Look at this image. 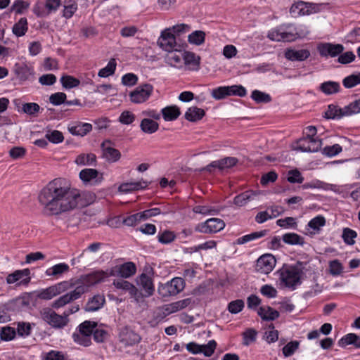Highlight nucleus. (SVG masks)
Returning <instances> with one entry per match:
<instances>
[{
  "label": "nucleus",
  "mask_w": 360,
  "mask_h": 360,
  "mask_svg": "<svg viewBox=\"0 0 360 360\" xmlns=\"http://www.w3.org/2000/svg\"><path fill=\"white\" fill-rule=\"evenodd\" d=\"M251 98L258 103H267L271 101V98L269 94L262 92L259 90H254L252 92Z\"/></svg>",
  "instance_id": "nucleus-47"
},
{
  "label": "nucleus",
  "mask_w": 360,
  "mask_h": 360,
  "mask_svg": "<svg viewBox=\"0 0 360 360\" xmlns=\"http://www.w3.org/2000/svg\"><path fill=\"white\" fill-rule=\"evenodd\" d=\"M92 130V125L89 123L77 122L75 125L69 126L68 131L75 136H84Z\"/></svg>",
  "instance_id": "nucleus-25"
},
{
  "label": "nucleus",
  "mask_w": 360,
  "mask_h": 360,
  "mask_svg": "<svg viewBox=\"0 0 360 360\" xmlns=\"http://www.w3.org/2000/svg\"><path fill=\"white\" fill-rule=\"evenodd\" d=\"M229 89L228 86H219L212 90V96L216 100L224 99L226 96H229Z\"/></svg>",
  "instance_id": "nucleus-56"
},
{
  "label": "nucleus",
  "mask_w": 360,
  "mask_h": 360,
  "mask_svg": "<svg viewBox=\"0 0 360 360\" xmlns=\"http://www.w3.org/2000/svg\"><path fill=\"white\" fill-rule=\"evenodd\" d=\"M28 29L27 20L25 18H21L13 27V32L17 37H22L25 34Z\"/></svg>",
  "instance_id": "nucleus-40"
},
{
  "label": "nucleus",
  "mask_w": 360,
  "mask_h": 360,
  "mask_svg": "<svg viewBox=\"0 0 360 360\" xmlns=\"http://www.w3.org/2000/svg\"><path fill=\"white\" fill-rule=\"evenodd\" d=\"M69 269L70 267L67 264L60 263L46 269L45 274L47 276L58 278L63 274L68 272Z\"/></svg>",
  "instance_id": "nucleus-30"
},
{
  "label": "nucleus",
  "mask_w": 360,
  "mask_h": 360,
  "mask_svg": "<svg viewBox=\"0 0 360 360\" xmlns=\"http://www.w3.org/2000/svg\"><path fill=\"white\" fill-rule=\"evenodd\" d=\"M136 272V266L132 262H127L123 264L116 265L109 270L110 276H118L124 278L134 276Z\"/></svg>",
  "instance_id": "nucleus-16"
},
{
  "label": "nucleus",
  "mask_w": 360,
  "mask_h": 360,
  "mask_svg": "<svg viewBox=\"0 0 360 360\" xmlns=\"http://www.w3.org/2000/svg\"><path fill=\"white\" fill-rule=\"evenodd\" d=\"M153 86L150 84H143L136 87L129 96L131 102L139 104L146 102L151 96Z\"/></svg>",
  "instance_id": "nucleus-10"
},
{
  "label": "nucleus",
  "mask_w": 360,
  "mask_h": 360,
  "mask_svg": "<svg viewBox=\"0 0 360 360\" xmlns=\"http://www.w3.org/2000/svg\"><path fill=\"white\" fill-rule=\"evenodd\" d=\"M169 53L167 56V60L171 65L176 68H181L183 64L184 52L176 50L168 51Z\"/></svg>",
  "instance_id": "nucleus-31"
},
{
  "label": "nucleus",
  "mask_w": 360,
  "mask_h": 360,
  "mask_svg": "<svg viewBox=\"0 0 360 360\" xmlns=\"http://www.w3.org/2000/svg\"><path fill=\"white\" fill-rule=\"evenodd\" d=\"M184 287V280L180 277H175L169 282L160 284L158 292L162 297L174 296L181 292Z\"/></svg>",
  "instance_id": "nucleus-5"
},
{
  "label": "nucleus",
  "mask_w": 360,
  "mask_h": 360,
  "mask_svg": "<svg viewBox=\"0 0 360 360\" xmlns=\"http://www.w3.org/2000/svg\"><path fill=\"white\" fill-rule=\"evenodd\" d=\"M276 262L273 255H264L257 260L256 269L258 272L267 274L273 270Z\"/></svg>",
  "instance_id": "nucleus-22"
},
{
  "label": "nucleus",
  "mask_w": 360,
  "mask_h": 360,
  "mask_svg": "<svg viewBox=\"0 0 360 360\" xmlns=\"http://www.w3.org/2000/svg\"><path fill=\"white\" fill-rule=\"evenodd\" d=\"M354 345L356 348H360V337L354 333H349L342 337L339 341L340 347Z\"/></svg>",
  "instance_id": "nucleus-38"
},
{
  "label": "nucleus",
  "mask_w": 360,
  "mask_h": 360,
  "mask_svg": "<svg viewBox=\"0 0 360 360\" xmlns=\"http://www.w3.org/2000/svg\"><path fill=\"white\" fill-rule=\"evenodd\" d=\"M45 137L50 142L57 144L61 143L64 140V136L60 131L58 130H49L46 131Z\"/></svg>",
  "instance_id": "nucleus-46"
},
{
  "label": "nucleus",
  "mask_w": 360,
  "mask_h": 360,
  "mask_svg": "<svg viewBox=\"0 0 360 360\" xmlns=\"http://www.w3.org/2000/svg\"><path fill=\"white\" fill-rule=\"evenodd\" d=\"M137 285L143 291V296L146 297L151 296L154 291V285L153 279L150 276L146 275V274H141L136 278Z\"/></svg>",
  "instance_id": "nucleus-23"
},
{
  "label": "nucleus",
  "mask_w": 360,
  "mask_h": 360,
  "mask_svg": "<svg viewBox=\"0 0 360 360\" xmlns=\"http://www.w3.org/2000/svg\"><path fill=\"white\" fill-rule=\"evenodd\" d=\"M110 276L109 274V270L107 271H96L88 275H86L81 278V282H76L73 284V286L76 284L81 283L78 286H85L86 288V291H88V288L90 286L94 285L98 283H101L104 281L105 278Z\"/></svg>",
  "instance_id": "nucleus-13"
},
{
  "label": "nucleus",
  "mask_w": 360,
  "mask_h": 360,
  "mask_svg": "<svg viewBox=\"0 0 360 360\" xmlns=\"http://www.w3.org/2000/svg\"><path fill=\"white\" fill-rule=\"evenodd\" d=\"M135 119L136 116L132 112L124 110L120 114L118 121L122 124L129 125L133 123Z\"/></svg>",
  "instance_id": "nucleus-52"
},
{
  "label": "nucleus",
  "mask_w": 360,
  "mask_h": 360,
  "mask_svg": "<svg viewBox=\"0 0 360 360\" xmlns=\"http://www.w3.org/2000/svg\"><path fill=\"white\" fill-rule=\"evenodd\" d=\"M73 287V284H70L68 281L60 282L56 285H51L46 289L42 290L39 294L38 297L41 300H49L52 299L62 292L68 290Z\"/></svg>",
  "instance_id": "nucleus-12"
},
{
  "label": "nucleus",
  "mask_w": 360,
  "mask_h": 360,
  "mask_svg": "<svg viewBox=\"0 0 360 360\" xmlns=\"http://www.w3.org/2000/svg\"><path fill=\"white\" fill-rule=\"evenodd\" d=\"M302 263L298 262L295 266L283 269L281 273V280L288 288L294 290L301 284V274H302Z\"/></svg>",
  "instance_id": "nucleus-4"
},
{
  "label": "nucleus",
  "mask_w": 360,
  "mask_h": 360,
  "mask_svg": "<svg viewBox=\"0 0 360 360\" xmlns=\"http://www.w3.org/2000/svg\"><path fill=\"white\" fill-rule=\"evenodd\" d=\"M39 202L49 215H58L77 207H85L94 201L91 193H80L72 188L65 179L56 178L44 187L39 194Z\"/></svg>",
  "instance_id": "nucleus-1"
},
{
  "label": "nucleus",
  "mask_w": 360,
  "mask_h": 360,
  "mask_svg": "<svg viewBox=\"0 0 360 360\" xmlns=\"http://www.w3.org/2000/svg\"><path fill=\"white\" fill-rule=\"evenodd\" d=\"M205 114V112L203 109L193 106L187 110L184 116L186 120L190 122H197L201 120Z\"/></svg>",
  "instance_id": "nucleus-32"
},
{
  "label": "nucleus",
  "mask_w": 360,
  "mask_h": 360,
  "mask_svg": "<svg viewBox=\"0 0 360 360\" xmlns=\"http://www.w3.org/2000/svg\"><path fill=\"white\" fill-rule=\"evenodd\" d=\"M30 273L29 269L15 270L6 276V283L8 284H15L16 287L27 286L31 281Z\"/></svg>",
  "instance_id": "nucleus-11"
},
{
  "label": "nucleus",
  "mask_w": 360,
  "mask_h": 360,
  "mask_svg": "<svg viewBox=\"0 0 360 360\" xmlns=\"http://www.w3.org/2000/svg\"><path fill=\"white\" fill-rule=\"evenodd\" d=\"M183 63L187 70L197 71L200 69V57L193 52L184 51Z\"/></svg>",
  "instance_id": "nucleus-24"
},
{
  "label": "nucleus",
  "mask_w": 360,
  "mask_h": 360,
  "mask_svg": "<svg viewBox=\"0 0 360 360\" xmlns=\"http://www.w3.org/2000/svg\"><path fill=\"white\" fill-rule=\"evenodd\" d=\"M238 162V160L235 157H226L218 160L212 161L207 165L203 170L212 172L213 169L224 170L235 166Z\"/></svg>",
  "instance_id": "nucleus-21"
},
{
  "label": "nucleus",
  "mask_w": 360,
  "mask_h": 360,
  "mask_svg": "<svg viewBox=\"0 0 360 360\" xmlns=\"http://www.w3.org/2000/svg\"><path fill=\"white\" fill-rule=\"evenodd\" d=\"M148 186L146 181H136L122 184L119 186V191L123 193H129L134 191H138Z\"/></svg>",
  "instance_id": "nucleus-34"
},
{
  "label": "nucleus",
  "mask_w": 360,
  "mask_h": 360,
  "mask_svg": "<svg viewBox=\"0 0 360 360\" xmlns=\"http://www.w3.org/2000/svg\"><path fill=\"white\" fill-rule=\"evenodd\" d=\"M96 162V156L93 153L81 154L75 160V162L80 165H94Z\"/></svg>",
  "instance_id": "nucleus-43"
},
{
  "label": "nucleus",
  "mask_w": 360,
  "mask_h": 360,
  "mask_svg": "<svg viewBox=\"0 0 360 360\" xmlns=\"http://www.w3.org/2000/svg\"><path fill=\"white\" fill-rule=\"evenodd\" d=\"M329 271L333 276H338L343 271V266L338 259H334L329 262Z\"/></svg>",
  "instance_id": "nucleus-55"
},
{
  "label": "nucleus",
  "mask_w": 360,
  "mask_h": 360,
  "mask_svg": "<svg viewBox=\"0 0 360 360\" xmlns=\"http://www.w3.org/2000/svg\"><path fill=\"white\" fill-rule=\"evenodd\" d=\"M325 224V218L323 216H317L309 221L308 226L314 230H319L320 227L323 226Z\"/></svg>",
  "instance_id": "nucleus-64"
},
{
  "label": "nucleus",
  "mask_w": 360,
  "mask_h": 360,
  "mask_svg": "<svg viewBox=\"0 0 360 360\" xmlns=\"http://www.w3.org/2000/svg\"><path fill=\"white\" fill-rule=\"evenodd\" d=\"M105 302V297L102 295H94L91 298L85 306L86 311H95L100 309Z\"/></svg>",
  "instance_id": "nucleus-28"
},
{
  "label": "nucleus",
  "mask_w": 360,
  "mask_h": 360,
  "mask_svg": "<svg viewBox=\"0 0 360 360\" xmlns=\"http://www.w3.org/2000/svg\"><path fill=\"white\" fill-rule=\"evenodd\" d=\"M158 44L165 51L176 50L177 44L174 34L172 32L171 28H167L161 33L158 40Z\"/></svg>",
  "instance_id": "nucleus-17"
},
{
  "label": "nucleus",
  "mask_w": 360,
  "mask_h": 360,
  "mask_svg": "<svg viewBox=\"0 0 360 360\" xmlns=\"http://www.w3.org/2000/svg\"><path fill=\"white\" fill-rule=\"evenodd\" d=\"M60 5V0H45L44 4H37L33 7L34 13L39 18L47 17L55 12Z\"/></svg>",
  "instance_id": "nucleus-15"
},
{
  "label": "nucleus",
  "mask_w": 360,
  "mask_h": 360,
  "mask_svg": "<svg viewBox=\"0 0 360 360\" xmlns=\"http://www.w3.org/2000/svg\"><path fill=\"white\" fill-rule=\"evenodd\" d=\"M79 176L85 186H98L103 181V173L96 169H84L80 171Z\"/></svg>",
  "instance_id": "nucleus-14"
},
{
  "label": "nucleus",
  "mask_w": 360,
  "mask_h": 360,
  "mask_svg": "<svg viewBox=\"0 0 360 360\" xmlns=\"http://www.w3.org/2000/svg\"><path fill=\"white\" fill-rule=\"evenodd\" d=\"M357 236V233L355 231L349 229L345 228L342 233V238L344 242L349 245H354L355 241L354 238Z\"/></svg>",
  "instance_id": "nucleus-50"
},
{
  "label": "nucleus",
  "mask_w": 360,
  "mask_h": 360,
  "mask_svg": "<svg viewBox=\"0 0 360 360\" xmlns=\"http://www.w3.org/2000/svg\"><path fill=\"white\" fill-rule=\"evenodd\" d=\"M79 309L78 304L72 305L66 309L62 315L58 314L55 311L49 308L43 309L40 311L41 319L54 328H63L68 323V316L76 313Z\"/></svg>",
  "instance_id": "nucleus-2"
},
{
  "label": "nucleus",
  "mask_w": 360,
  "mask_h": 360,
  "mask_svg": "<svg viewBox=\"0 0 360 360\" xmlns=\"http://www.w3.org/2000/svg\"><path fill=\"white\" fill-rule=\"evenodd\" d=\"M291 25H282L279 27L272 29L268 33L267 37L272 41H292L297 37V33L292 30H288Z\"/></svg>",
  "instance_id": "nucleus-7"
},
{
  "label": "nucleus",
  "mask_w": 360,
  "mask_h": 360,
  "mask_svg": "<svg viewBox=\"0 0 360 360\" xmlns=\"http://www.w3.org/2000/svg\"><path fill=\"white\" fill-rule=\"evenodd\" d=\"M344 110L347 115L360 112V98L345 106Z\"/></svg>",
  "instance_id": "nucleus-60"
},
{
  "label": "nucleus",
  "mask_w": 360,
  "mask_h": 360,
  "mask_svg": "<svg viewBox=\"0 0 360 360\" xmlns=\"http://www.w3.org/2000/svg\"><path fill=\"white\" fill-rule=\"evenodd\" d=\"M116 65L115 60L114 58L110 59L108 65L99 70L98 75L100 77H107L113 75L116 70Z\"/></svg>",
  "instance_id": "nucleus-45"
},
{
  "label": "nucleus",
  "mask_w": 360,
  "mask_h": 360,
  "mask_svg": "<svg viewBox=\"0 0 360 360\" xmlns=\"http://www.w3.org/2000/svg\"><path fill=\"white\" fill-rule=\"evenodd\" d=\"M323 7V4L298 1L292 5L290 13L292 17L297 18L301 15L318 13L321 11Z\"/></svg>",
  "instance_id": "nucleus-6"
},
{
  "label": "nucleus",
  "mask_w": 360,
  "mask_h": 360,
  "mask_svg": "<svg viewBox=\"0 0 360 360\" xmlns=\"http://www.w3.org/2000/svg\"><path fill=\"white\" fill-rule=\"evenodd\" d=\"M299 347L297 341H291L283 348V354L285 357L292 356Z\"/></svg>",
  "instance_id": "nucleus-61"
},
{
  "label": "nucleus",
  "mask_w": 360,
  "mask_h": 360,
  "mask_svg": "<svg viewBox=\"0 0 360 360\" xmlns=\"http://www.w3.org/2000/svg\"><path fill=\"white\" fill-rule=\"evenodd\" d=\"M191 303V298H186L184 300H181L172 303L169 305L170 311L169 312H176L177 311L181 310L188 306H189Z\"/></svg>",
  "instance_id": "nucleus-51"
},
{
  "label": "nucleus",
  "mask_w": 360,
  "mask_h": 360,
  "mask_svg": "<svg viewBox=\"0 0 360 360\" xmlns=\"http://www.w3.org/2000/svg\"><path fill=\"white\" fill-rule=\"evenodd\" d=\"M97 323L92 321H84L80 323L76 332L72 335L75 342L84 347H88L91 344V337L94 333Z\"/></svg>",
  "instance_id": "nucleus-3"
},
{
  "label": "nucleus",
  "mask_w": 360,
  "mask_h": 360,
  "mask_svg": "<svg viewBox=\"0 0 360 360\" xmlns=\"http://www.w3.org/2000/svg\"><path fill=\"white\" fill-rule=\"evenodd\" d=\"M258 315L265 321H274L279 316V312L270 307H261Z\"/></svg>",
  "instance_id": "nucleus-35"
},
{
  "label": "nucleus",
  "mask_w": 360,
  "mask_h": 360,
  "mask_svg": "<svg viewBox=\"0 0 360 360\" xmlns=\"http://www.w3.org/2000/svg\"><path fill=\"white\" fill-rule=\"evenodd\" d=\"M161 112L165 121L175 120L181 114L180 110L176 105L167 106L162 109Z\"/></svg>",
  "instance_id": "nucleus-33"
},
{
  "label": "nucleus",
  "mask_w": 360,
  "mask_h": 360,
  "mask_svg": "<svg viewBox=\"0 0 360 360\" xmlns=\"http://www.w3.org/2000/svg\"><path fill=\"white\" fill-rule=\"evenodd\" d=\"M229 96H238L243 97L246 95L247 91L245 87L241 85L228 86Z\"/></svg>",
  "instance_id": "nucleus-58"
},
{
  "label": "nucleus",
  "mask_w": 360,
  "mask_h": 360,
  "mask_svg": "<svg viewBox=\"0 0 360 360\" xmlns=\"http://www.w3.org/2000/svg\"><path fill=\"white\" fill-rule=\"evenodd\" d=\"M343 86L345 88H352L360 84V72L357 75H351L346 77L342 81Z\"/></svg>",
  "instance_id": "nucleus-49"
},
{
  "label": "nucleus",
  "mask_w": 360,
  "mask_h": 360,
  "mask_svg": "<svg viewBox=\"0 0 360 360\" xmlns=\"http://www.w3.org/2000/svg\"><path fill=\"white\" fill-rule=\"evenodd\" d=\"M101 148L102 150V156L108 162L112 163L117 162L121 158V153L112 147V142L109 140L103 141Z\"/></svg>",
  "instance_id": "nucleus-19"
},
{
  "label": "nucleus",
  "mask_w": 360,
  "mask_h": 360,
  "mask_svg": "<svg viewBox=\"0 0 360 360\" xmlns=\"http://www.w3.org/2000/svg\"><path fill=\"white\" fill-rule=\"evenodd\" d=\"M320 90L326 95H330L340 91V85L338 82L328 81L323 82L319 87Z\"/></svg>",
  "instance_id": "nucleus-39"
},
{
  "label": "nucleus",
  "mask_w": 360,
  "mask_h": 360,
  "mask_svg": "<svg viewBox=\"0 0 360 360\" xmlns=\"http://www.w3.org/2000/svg\"><path fill=\"white\" fill-rule=\"evenodd\" d=\"M176 236L172 231H164L158 235V241L162 244H168L174 240Z\"/></svg>",
  "instance_id": "nucleus-53"
},
{
  "label": "nucleus",
  "mask_w": 360,
  "mask_h": 360,
  "mask_svg": "<svg viewBox=\"0 0 360 360\" xmlns=\"http://www.w3.org/2000/svg\"><path fill=\"white\" fill-rule=\"evenodd\" d=\"M244 302L242 300H236L228 304V310L231 314H238L243 310Z\"/></svg>",
  "instance_id": "nucleus-57"
},
{
  "label": "nucleus",
  "mask_w": 360,
  "mask_h": 360,
  "mask_svg": "<svg viewBox=\"0 0 360 360\" xmlns=\"http://www.w3.org/2000/svg\"><path fill=\"white\" fill-rule=\"evenodd\" d=\"M225 227V222L219 218H210L195 226L196 232L212 234L220 231Z\"/></svg>",
  "instance_id": "nucleus-8"
},
{
  "label": "nucleus",
  "mask_w": 360,
  "mask_h": 360,
  "mask_svg": "<svg viewBox=\"0 0 360 360\" xmlns=\"http://www.w3.org/2000/svg\"><path fill=\"white\" fill-rule=\"evenodd\" d=\"M322 146V141L320 139L304 137L297 142L296 150L302 152L314 153L317 152Z\"/></svg>",
  "instance_id": "nucleus-18"
},
{
  "label": "nucleus",
  "mask_w": 360,
  "mask_h": 360,
  "mask_svg": "<svg viewBox=\"0 0 360 360\" xmlns=\"http://www.w3.org/2000/svg\"><path fill=\"white\" fill-rule=\"evenodd\" d=\"M108 335V332L98 325L93 333L94 339L97 342H103L107 338Z\"/></svg>",
  "instance_id": "nucleus-63"
},
{
  "label": "nucleus",
  "mask_w": 360,
  "mask_h": 360,
  "mask_svg": "<svg viewBox=\"0 0 360 360\" xmlns=\"http://www.w3.org/2000/svg\"><path fill=\"white\" fill-rule=\"evenodd\" d=\"M60 82L63 86L65 89H72L74 87H77L80 84L79 79L72 76H63L60 78Z\"/></svg>",
  "instance_id": "nucleus-48"
},
{
  "label": "nucleus",
  "mask_w": 360,
  "mask_h": 360,
  "mask_svg": "<svg viewBox=\"0 0 360 360\" xmlns=\"http://www.w3.org/2000/svg\"><path fill=\"white\" fill-rule=\"evenodd\" d=\"M193 211L195 213L202 214L203 215H214L217 214L218 213V211L217 210L205 205H196L193 207Z\"/></svg>",
  "instance_id": "nucleus-59"
},
{
  "label": "nucleus",
  "mask_w": 360,
  "mask_h": 360,
  "mask_svg": "<svg viewBox=\"0 0 360 360\" xmlns=\"http://www.w3.org/2000/svg\"><path fill=\"white\" fill-rule=\"evenodd\" d=\"M32 325L27 322H18L17 324V332L20 336L26 337L30 334Z\"/></svg>",
  "instance_id": "nucleus-54"
},
{
  "label": "nucleus",
  "mask_w": 360,
  "mask_h": 360,
  "mask_svg": "<svg viewBox=\"0 0 360 360\" xmlns=\"http://www.w3.org/2000/svg\"><path fill=\"white\" fill-rule=\"evenodd\" d=\"M282 240L285 243L292 245H299L302 246L304 244V238L295 233L283 234Z\"/></svg>",
  "instance_id": "nucleus-37"
},
{
  "label": "nucleus",
  "mask_w": 360,
  "mask_h": 360,
  "mask_svg": "<svg viewBox=\"0 0 360 360\" xmlns=\"http://www.w3.org/2000/svg\"><path fill=\"white\" fill-rule=\"evenodd\" d=\"M205 33L201 30H196L190 34L188 37V41L191 44L200 46L205 42Z\"/></svg>",
  "instance_id": "nucleus-41"
},
{
  "label": "nucleus",
  "mask_w": 360,
  "mask_h": 360,
  "mask_svg": "<svg viewBox=\"0 0 360 360\" xmlns=\"http://www.w3.org/2000/svg\"><path fill=\"white\" fill-rule=\"evenodd\" d=\"M86 292L85 286H77L75 290L67 292L66 294L59 297L51 303L53 309H59L63 307L66 304L79 299L82 295Z\"/></svg>",
  "instance_id": "nucleus-9"
},
{
  "label": "nucleus",
  "mask_w": 360,
  "mask_h": 360,
  "mask_svg": "<svg viewBox=\"0 0 360 360\" xmlns=\"http://www.w3.org/2000/svg\"><path fill=\"white\" fill-rule=\"evenodd\" d=\"M243 345H249L250 343L255 342L257 338V331L254 329H248L243 333Z\"/></svg>",
  "instance_id": "nucleus-62"
},
{
  "label": "nucleus",
  "mask_w": 360,
  "mask_h": 360,
  "mask_svg": "<svg viewBox=\"0 0 360 360\" xmlns=\"http://www.w3.org/2000/svg\"><path fill=\"white\" fill-rule=\"evenodd\" d=\"M266 233H267L266 230H262L260 231L252 232L250 234L245 235L242 237L237 238L234 243L236 245H243V244H245L250 241L255 240L258 238H262V237L265 236L266 235Z\"/></svg>",
  "instance_id": "nucleus-36"
},
{
  "label": "nucleus",
  "mask_w": 360,
  "mask_h": 360,
  "mask_svg": "<svg viewBox=\"0 0 360 360\" xmlns=\"http://www.w3.org/2000/svg\"><path fill=\"white\" fill-rule=\"evenodd\" d=\"M310 56V53L307 49L301 50H293L288 49L285 51V56L287 59L295 61H302L308 58Z\"/></svg>",
  "instance_id": "nucleus-26"
},
{
  "label": "nucleus",
  "mask_w": 360,
  "mask_h": 360,
  "mask_svg": "<svg viewBox=\"0 0 360 360\" xmlns=\"http://www.w3.org/2000/svg\"><path fill=\"white\" fill-rule=\"evenodd\" d=\"M317 50L320 56L323 57L333 58L340 55L344 51V47L342 44L321 43L318 45Z\"/></svg>",
  "instance_id": "nucleus-20"
},
{
  "label": "nucleus",
  "mask_w": 360,
  "mask_h": 360,
  "mask_svg": "<svg viewBox=\"0 0 360 360\" xmlns=\"http://www.w3.org/2000/svg\"><path fill=\"white\" fill-rule=\"evenodd\" d=\"M347 116L345 114L344 108H338L335 105H328V110L325 112V117L328 119L340 118L342 116Z\"/></svg>",
  "instance_id": "nucleus-44"
},
{
  "label": "nucleus",
  "mask_w": 360,
  "mask_h": 360,
  "mask_svg": "<svg viewBox=\"0 0 360 360\" xmlns=\"http://www.w3.org/2000/svg\"><path fill=\"white\" fill-rule=\"evenodd\" d=\"M113 285L118 289L129 291L131 295H136L138 291L137 288L132 283L124 280L114 281Z\"/></svg>",
  "instance_id": "nucleus-42"
},
{
  "label": "nucleus",
  "mask_w": 360,
  "mask_h": 360,
  "mask_svg": "<svg viewBox=\"0 0 360 360\" xmlns=\"http://www.w3.org/2000/svg\"><path fill=\"white\" fill-rule=\"evenodd\" d=\"M257 195L255 191L251 190L245 191L233 198V203L238 207H243L252 200Z\"/></svg>",
  "instance_id": "nucleus-27"
},
{
  "label": "nucleus",
  "mask_w": 360,
  "mask_h": 360,
  "mask_svg": "<svg viewBox=\"0 0 360 360\" xmlns=\"http://www.w3.org/2000/svg\"><path fill=\"white\" fill-rule=\"evenodd\" d=\"M140 128L143 133L152 134L158 130L159 124L152 119L144 118L141 121Z\"/></svg>",
  "instance_id": "nucleus-29"
}]
</instances>
